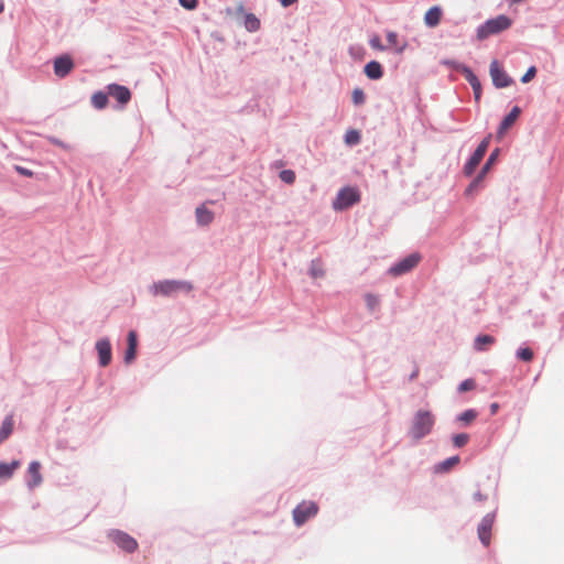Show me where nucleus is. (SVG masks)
Returning a JSON list of instances; mask_svg holds the SVG:
<instances>
[{"label":"nucleus","mask_w":564,"mask_h":564,"mask_svg":"<svg viewBox=\"0 0 564 564\" xmlns=\"http://www.w3.org/2000/svg\"><path fill=\"white\" fill-rule=\"evenodd\" d=\"M512 25V20L505 15L499 14L495 18L486 20L476 29V37L478 41H484L491 35H497Z\"/></svg>","instance_id":"nucleus-1"},{"label":"nucleus","mask_w":564,"mask_h":564,"mask_svg":"<svg viewBox=\"0 0 564 564\" xmlns=\"http://www.w3.org/2000/svg\"><path fill=\"white\" fill-rule=\"evenodd\" d=\"M435 417L430 411L420 410L415 413L410 434L415 440H421L431 433Z\"/></svg>","instance_id":"nucleus-2"},{"label":"nucleus","mask_w":564,"mask_h":564,"mask_svg":"<svg viewBox=\"0 0 564 564\" xmlns=\"http://www.w3.org/2000/svg\"><path fill=\"white\" fill-rule=\"evenodd\" d=\"M360 198V192L357 187L344 186L337 192L336 197L332 203V207L335 212H343L355 204H358Z\"/></svg>","instance_id":"nucleus-3"},{"label":"nucleus","mask_w":564,"mask_h":564,"mask_svg":"<svg viewBox=\"0 0 564 564\" xmlns=\"http://www.w3.org/2000/svg\"><path fill=\"white\" fill-rule=\"evenodd\" d=\"M153 295L172 296L176 293H189L193 285L187 281L164 280L154 283L151 288Z\"/></svg>","instance_id":"nucleus-4"},{"label":"nucleus","mask_w":564,"mask_h":564,"mask_svg":"<svg viewBox=\"0 0 564 564\" xmlns=\"http://www.w3.org/2000/svg\"><path fill=\"white\" fill-rule=\"evenodd\" d=\"M500 153V149L496 148L488 156L486 163L480 169L479 173L476 175V177L471 181V183L466 188V194H471L480 188H482L484 180L488 172L490 171L491 166L497 162L498 156Z\"/></svg>","instance_id":"nucleus-5"},{"label":"nucleus","mask_w":564,"mask_h":564,"mask_svg":"<svg viewBox=\"0 0 564 564\" xmlns=\"http://www.w3.org/2000/svg\"><path fill=\"white\" fill-rule=\"evenodd\" d=\"M491 140V134H488L484 140L478 144L474 153L470 155L468 161L465 163L463 172L466 176H471L476 170V167L481 162L482 158L485 156L489 143Z\"/></svg>","instance_id":"nucleus-6"},{"label":"nucleus","mask_w":564,"mask_h":564,"mask_svg":"<svg viewBox=\"0 0 564 564\" xmlns=\"http://www.w3.org/2000/svg\"><path fill=\"white\" fill-rule=\"evenodd\" d=\"M317 512L318 506L314 501H303L293 510V520L300 527L315 517Z\"/></svg>","instance_id":"nucleus-7"},{"label":"nucleus","mask_w":564,"mask_h":564,"mask_svg":"<svg viewBox=\"0 0 564 564\" xmlns=\"http://www.w3.org/2000/svg\"><path fill=\"white\" fill-rule=\"evenodd\" d=\"M421 259L422 256L419 252H412L411 254H409L408 257L392 265L389 269V273L393 276L405 274L413 270L419 264Z\"/></svg>","instance_id":"nucleus-8"},{"label":"nucleus","mask_w":564,"mask_h":564,"mask_svg":"<svg viewBox=\"0 0 564 564\" xmlns=\"http://www.w3.org/2000/svg\"><path fill=\"white\" fill-rule=\"evenodd\" d=\"M110 539L123 551L132 553L138 549V542L128 533L120 530H112L109 533Z\"/></svg>","instance_id":"nucleus-9"},{"label":"nucleus","mask_w":564,"mask_h":564,"mask_svg":"<svg viewBox=\"0 0 564 564\" xmlns=\"http://www.w3.org/2000/svg\"><path fill=\"white\" fill-rule=\"evenodd\" d=\"M489 72L492 84L496 88H506L513 83V79L502 68L499 67L496 59L490 63Z\"/></svg>","instance_id":"nucleus-10"},{"label":"nucleus","mask_w":564,"mask_h":564,"mask_svg":"<svg viewBox=\"0 0 564 564\" xmlns=\"http://www.w3.org/2000/svg\"><path fill=\"white\" fill-rule=\"evenodd\" d=\"M107 90L108 95L116 99L121 106H126L131 99V91L126 86L109 84Z\"/></svg>","instance_id":"nucleus-11"},{"label":"nucleus","mask_w":564,"mask_h":564,"mask_svg":"<svg viewBox=\"0 0 564 564\" xmlns=\"http://www.w3.org/2000/svg\"><path fill=\"white\" fill-rule=\"evenodd\" d=\"M42 481L43 477L41 475V463L33 460L30 463L26 470V486L29 489L33 490L35 487H39Z\"/></svg>","instance_id":"nucleus-12"},{"label":"nucleus","mask_w":564,"mask_h":564,"mask_svg":"<svg viewBox=\"0 0 564 564\" xmlns=\"http://www.w3.org/2000/svg\"><path fill=\"white\" fill-rule=\"evenodd\" d=\"M494 521V514H486L478 525V538L485 546H488L490 543V534Z\"/></svg>","instance_id":"nucleus-13"},{"label":"nucleus","mask_w":564,"mask_h":564,"mask_svg":"<svg viewBox=\"0 0 564 564\" xmlns=\"http://www.w3.org/2000/svg\"><path fill=\"white\" fill-rule=\"evenodd\" d=\"M96 350L98 352L99 365L107 367L111 362V344L108 338L99 339L96 343Z\"/></svg>","instance_id":"nucleus-14"},{"label":"nucleus","mask_w":564,"mask_h":564,"mask_svg":"<svg viewBox=\"0 0 564 564\" xmlns=\"http://www.w3.org/2000/svg\"><path fill=\"white\" fill-rule=\"evenodd\" d=\"M74 67V62L70 56L62 55L54 61V73L57 77H66Z\"/></svg>","instance_id":"nucleus-15"},{"label":"nucleus","mask_w":564,"mask_h":564,"mask_svg":"<svg viewBox=\"0 0 564 564\" xmlns=\"http://www.w3.org/2000/svg\"><path fill=\"white\" fill-rule=\"evenodd\" d=\"M127 341H128V347L124 352V362L131 364L135 359L137 346H138V337H137V333L134 330H130L128 333Z\"/></svg>","instance_id":"nucleus-16"},{"label":"nucleus","mask_w":564,"mask_h":564,"mask_svg":"<svg viewBox=\"0 0 564 564\" xmlns=\"http://www.w3.org/2000/svg\"><path fill=\"white\" fill-rule=\"evenodd\" d=\"M521 113V109L514 106L511 111L502 119L498 127V134L502 135L518 119Z\"/></svg>","instance_id":"nucleus-17"},{"label":"nucleus","mask_w":564,"mask_h":564,"mask_svg":"<svg viewBox=\"0 0 564 564\" xmlns=\"http://www.w3.org/2000/svg\"><path fill=\"white\" fill-rule=\"evenodd\" d=\"M442 17V10L440 7L434 6L430 8L425 15H424V22L429 28H435L438 25Z\"/></svg>","instance_id":"nucleus-18"},{"label":"nucleus","mask_w":564,"mask_h":564,"mask_svg":"<svg viewBox=\"0 0 564 564\" xmlns=\"http://www.w3.org/2000/svg\"><path fill=\"white\" fill-rule=\"evenodd\" d=\"M365 74L368 78L377 80L383 76V69L379 62L371 61L365 66Z\"/></svg>","instance_id":"nucleus-19"},{"label":"nucleus","mask_w":564,"mask_h":564,"mask_svg":"<svg viewBox=\"0 0 564 564\" xmlns=\"http://www.w3.org/2000/svg\"><path fill=\"white\" fill-rule=\"evenodd\" d=\"M20 460H12L11 463H0V479H10L14 471L20 468Z\"/></svg>","instance_id":"nucleus-20"},{"label":"nucleus","mask_w":564,"mask_h":564,"mask_svg":"<svg viewBox=\"0 0 564 564\" xmlns=\"http://www.w3.org/2000/svg\"><path fill=\"white\" fill-rule=\"evenodd\" d=\"M195 215L197 223L202 226L210 224L214 219L213 212L207 209L204 205L196 208Z\"/></svg>","instance_id":"nucleus-21"},{"label":"nucleus","mask_w":564,"mask_h":564,"mask_svg":"<svg viewBox=\"0 0 564 564\" xmlns=\"http://www.w3.org/2000/svg\"><path fill=\"white\" fill-rule=\"evenodd\" d=\"M14 421L12 415L7 416L0 427V444L4 442L13 432Z\"/></svg>","instance_id":"nucleus-22"},{"label":"nucleus","mask_w":564,"mask_h":564,"mask_svg":"<svg viewBox=\"0 0 564 564\" xmlns=\"http://www.w3.org/2000/svg\"><path fill=\"white\" fill-rule=\"evenodd\" d=\"M243 26L248 32H257L260 30L261 22L253 13H246Z\"/></svg>","instance_id":"nucleus-23"},{"label":"nucleus","mask_w":564,"mask_h":564,"mask_svg":"<svg viewBox=\"0 0 564 564\" xmlns=\"http://www.w3.org/2000/svg\"><path fill=\"white\" fill-rule=\"evenodd\" d=\"M495 341L496 339L491 335H479L476 337L474 346L475 349L484 351L487 349V346L495 344Z\"/></svg>","instance_id":"nucleus-24"},{"label":"nucleus","mask_w":564,"mask_h":564,"mask_svg":"<svg viewBox=\"0 0 564 564\" xmlns=\"http://www.w3.org/2000/svg\"><path fill=\"white\" fill-rule=\"evenodd\" d=\"M108 91L107 93H104V91H96L93 96H91V105L96 108V109H104L107 104H108Z\"/></svg>","instance_id":"nucleus-25"},{"label":"nucleus","mask_w":564,"mask_h":564,"mask_svg":"<svg viewBox=\"0 0 564 564\" xmlns=\"http://www.w3.org/2000/svg\"><path fill=\"white\" fill-rule=\"evenodd\" d=\"M457 68L459 69V73L463 74L464 78L469 83L470 86H475V84L480 82L478 77L474 74L471 68L468 67L467 65H457Z\"/></svg>","instance_id":"nucleus-26"},{"label":"nucleus","mask_w":564,"mask_h":564,"mask_svg":"<svg viewBox=\"0 0 564 564\" xmlns=\"http://www.w3.org/2000/svg\"><path fill=\"white\" fill-rule=\"evenodd\" d=\"M458 463H459V457L453 456V457H449V458L445 459L444 462L440 463L435 467V470L437 473H446V471L451 470L454 466H456Z\"/></svg>","instance_id":"nucleus-27"},{"label":"nucleus","mask_w":564,"mask_h":564,"mask_svg":"<svg viewBox=\"0 0 564 564\" xmlns=\"http://www.w3.org/2000/svg\"><path fill=\"white\" fill-rule=\"evenodd\" d=\"M387 41L389 43L390 46H393L395 47V52L398 54H402L406 47V43L404 42L403 44L399 45V42H398V34L393 31H389L387 33Z\"/></svg>","instance_id":"nucleus-28"},{"label":"nucleus","mask_w":564,"mask_h":564,"mask_svg":"<svg viewBox=\"0 0 564 564\" xmlns=\"http://www.w3.org/2000/svg\"><path fill=\"white\" fill-rule=\"evenodd\" d=\"M344 140L347 145H357L360 142V133L355 129L348 130L345 133Z\"/></svg>","instance_id":"nucleus-29"},{"label":"nucleus","mask_w":564,"mask_h":564,"mask_svg":"<svg viewBox=\"0 0 564 564\" xmlns=\"http://www.w3.org/2000/svg\"><path fill=\"white\" fill-rule=\"evenodd\" d=\"M310 274L313 279L323 278L325 275L323 264L319 261H312Z\"/></svg>","instance_id":"nucleus-30"},{"label":"nucleus","mask_w":564,"mask_h":564,"mask_svg":"<svg viewBox=\"0 0 564 564\" xmlns=\"http://www.w3.org/2000/svg\"><path fill=\"white\" fill-rule=\"evenodd\" d=\"M477 415H478V413L475 410L470 409V410H466L465 412H463L458 416V420L460 422H463L464 424L468 425L477 417Z\"/></svg>","instance_id":"nucleus-31"},{"label":"nucleus","mask_w":564,"mask_h":564,"mask_svg":"<svg viewBox=\"0 0 564 564\" xmlns=\"http://www.w3.org/2000/svg\"><path fill=\"white\" fill-rule=\"evenodd\" d=\"M351 98H352V102H354L356 106L364 105V104H365V101H366L365 93H364V91H362V89H360V88H355V89L352 90Z\"/></svg>","instance_id":"nucleus-32"},{"label":"nucleus","mask_w":564,"mask_h":564,"mask_svg":"<svg viewBox=\"0 0 564 564\" xmlns=\"http://www.w3.org/2000/svg\"><path fill=\"white\" fill-rule=\"evenodd\" d=\"M469 441V435L466 433L456 434L453 436V444L456 447L465 446Z\"/></svg>","instance_id":"nucleus-33"},{"label":"nucleus","mask_w":564,"mask_h":564,"mask_svg":"<svg viewBox=\"0 0 564 564\" xmlns=\"http://www.w3.org/2000/svg\"><path fill=\"white\" fill-rule=\"evenodd\" d=\"M280 180L286 184H293L295 181V173L292 170H283L280 172Z\"/></svg>","instance_id":"nucleus-34"},{"label":"nucleus","mask_w":564,"mask_h":564,"mask_svg":"<svg viewBox=\"0 0 564 564\" xmlns=\"http://www.w3.org/2000/svg\"><path fill=\"white\" fill-rule=\"evenodd\" d=\"M517 356L519 359L523 360V361H531L533 359V351L525 347V348H520L518 351H517Z\"/></svg>","instance_id":"nucleus-35"},{"label":"nucleus","mask_w":564,"mask_h":564,"mask_svg":"<svg viewBox=\"0 0 564 564\" xmlns=\"http://www.w3.org/2000/svg\"><path fill=\"white\" fill-rule=\"evenodd\" d=\"M536 72L538 70L535 66H530L525 74L521 77V83L527 84L531 82L535 77Z\"/></svg>","instance_id":"nucleus-36"},{"label":"nucleus","mask_w":564,"mask_h":564,"mask_svg":"<svg viewBox=\"0 0 564 564\" xmlns=\"http://www.w3.org/2000/svg\"><path fill=\"white\" fill-rule=\"evenodd\" d=\"M476 387V383H475V380L473 379H466L464 380L459 387H458V391L459 392H466V391H470L473 389H475Z\"/></svg>","instance_id":"nucleus-37"},{"label":"nucleus","mask_w":564,"mask_h":564,"mask_svg":"<svg viewBox=\"0 0 564 564\" xmlns=\"http://www.w3.org/2000/svg\"><path fill=\"white\" fill-rule=\"evenodd\" d=\"M365 300H366V304L367 306L373 311L378 305H379V299L378 296L373 295V294H367L365 296Z\"/></svg>","instance_id":"nucleus-38"},{"label":"nucleus","mask_w":564,"mask_h":564,"mask_svg":"<svg viewBox=\"0 0 564 564\" xmlns=\"http://www.w3.org/2000/svg\"><path fill=\"white\" fill-rule=\"evenodd\" d=\"M369 44L375 50H379V51H384L386 50V46H383L381 44L380 37L378 35L372 36L370 39V41H369Z\"/></svg>","instance_id":"nucleus-39"},{"label":"nucleus","mask_w":564,"mask_h":564,"mask_svg":"<svg viewBox=\"0 0 564 564\" xmlns=\"http://www.w3.org/2000/svg\"><path fill=\"white\" fill-rule=\"evenodd\" d=\"M178 2L187 10H193L197 7V0H178Z\"/></svg>","instance_id":"nucleus-40"},{"label":"nucleus","mask_w":564,"mask_h":564,"mask_svg":"<svg viewBox=\"0 0 564 564\" xmlns=\"http://www.w3.org/2000/svg\"><path fill=\"white\" fill-rule=\"evenodd\" d=\"M50 142L54 145H57V147L64 149V150H70V147L67 143L63 142L62 140H59L57 138H54V137L50 138Z\"/></svg>","instance_id":"nucleus-41"},{"label":"nucleus","mask_w":564,"mask_h":564,"mask_svg":"<svg viewBox=\"0 0 564 564\" xmlns=\"http://www.w3.org/2000/svg\"><path fill=\"white\" fill-rule=\"evenodd\" d=\"M476 101L480 100L481 97V84L480 82L471 86Z\"/></svg>","instance_id":"nucleus-42"},{"label":"nucleus","mask_w":564,"mask_h":564,"mask_svg":"<svg viewBox=\"0 0 564 564\" xmlns=\"http://www.w3.org/2000/svg\"><path fill=\"white\" fill-rule=\"evenodd\" d=\"M15 170L19 174L23 175V176H32L33 173L32 171L28 170L26 167H23V166H15Z\"/></svg>","instance_id":"nucleus-43"},{"label":"nucleus","mask_w":564,"mask_h":564,"mask_svg":"<svg viewBox=\"0 0 564 564\" xmlns=\"http://www.w3.org/2000/svg\"><path fill=\"white\" fill-rule=\"evenodd\" d=\"M445 65L449 66L452 69L456 70L459 73V69L457 68V65H464L463 63H459L457 61H446L445 62Z\"/></svg>","instance_id":"nucleus-44"},{"label":"nucleus","mask_w":564,"mask_h":564,"mask_svg":"<svg viewBox=\"0 0 564 564\" xmlns=\"http://www.w3.org/2000/svg\"><path fill=\"white\" fill-rule=\"evenodd\" d=\"M281 6L288 8L297 2V0H279Z\"/></svg>","instance_id":"nucleus-45"},{"label":"nucleus","mask_w":564,"mask_h":564,"mask_svg":"<svg viewBox=\"0 0 564 564\" xmlns=\"http://www.w3.org/2000/svg\"><path fill=\"white\" fill-rule=\"evenodd\" d=\"M474 499L476 501L481 502V501H485L487 499V497L485 495H482L480 491H478V492L474 494Z\"/></svg>","instance_id":"nucleus-46"},{"label":"nucleus","mask_w":564,"mask_h":564,"mask_svg":"<svg viewBox=\"0 0 564 564\" xmlns=\"http://www.w3.org/2000/svg\"><path fill=\"white\" fill-rule=\"evenodd\" d=\"M490 410H491V413L495 414L498 410V404L497 403H492L491 406H490Z\"/></svg>","instance_id":"nucleus-47"},{"label":"nucleus","mask_w":564,"mask_h":564,"mask_svg":"<svg viewBox=\"0 0 564 564\" xmlns=\"http://www.w3.org/2000/svg\"><path fill=\"white\" fill-rule=\"evenodd\" d=\"M4 10V4L2 2V0H0V13Z\"/></svg>","instance_id":"nucleus-48"}]
</instances>
